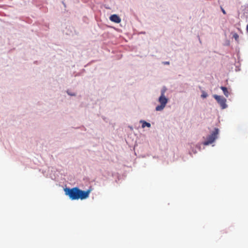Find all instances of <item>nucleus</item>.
Listing matches in <instances>:
<instances>
[{
  "label": "nucleus",
  "mask_w": 248,
  "mask_h": 248,
  "mask_svg": "<svg viewBox=\"0 0 248 248\" xmlns=\"http://www.w3.org/2000/svg\"><path fill=\"white\" fill-rule=\"evenodd\" d=\"M64 191L65 194L68 195L71 200H75L87 199L89 196L91 190L88 189L86 191H83L76 187L72 188H65Z\"/></svg>",
  "instance_id": "f257e3e1"
},
{
  "label": "nucleus",
  "mask_w": 248,
  "mask_h": 248,
  "mask_svg": "<svg viewBox=\"0 0 248 248\" xmlns=\"http://www.w3.org/2000/svg\"><path fill=\"white\" fill-rule=\"evenodd\" d=\"M158 102L160 103V105L156 107L155 110L156 111H161L164 108L168 102V98L164 95V92L162 93L160 96L159 97Z\"/></svg>",
  "instance_id": "f03ea898"
},
{
  "label": "nucleus",
  "mask_w": 248,
  "mask_h": 248,
  "mask_svg": "<svg viewBox=\"0 0 248 248\" xmlns=\"http://www.w3.org/2000/svg\"><path fill=\"white\" fill-rule=\"evenodd\" d=\"M218 134V128H215L212 134L209 135L207 138V140L204 142V144L208 145L213 143L217 138V135Z\"/></svg>",
  "instance_id": "7ed1b4c3"
},
{
  "label": "nucleus",
  "mask_w": 248,
  "mask_h": 248,
  "mask_svg": "<svg viewBox=\"0 0 248 248\" xmlns=\"http://www.w3.org/2000/svg\"><path fill=\"white\" fill-rule=\"evenodd\" d=\"M213 97L217 101L218 103L219 104L222 108L224 109L227 107L226 104V100L223 96L215 94L213 95Z\"/></svg>",
  "instance_id": "20e7f679"
},
{
  "label": "nucleus",
  "mask_w": 248,
  "mask_h": 248,
  "mask_svg": "<svg viewBox=\"0 0 248 248\" xmlns=\"http://www.w3.org/2000/svg\"><path fill=\"white\" fill-rule=\"evenodd\" d=\"M109 19L112 22L116 23H119L121 21V19L120 17L117 15L114 14L111 15L109 17Z\"/></svg>",
  "instance_id": "39448f33"
},
{
  "label": "nucleus",
  "mask_w": 248,
  "mask_h": 248,
  "mask_svg": "<svg viewBox=\"0 0 248 248\" xmlns=\"http://www.w3.org/2000/svg\"><path fill=\"white\" fill-rule=\"evenodd\" d=\"M221 89L222 90L224 95L227 97H228L229 96V92L228 91V90H227V88L226 87H223V86H221L220 87Z\"/></svg>",
  "instance_id": "423d86ee"
},
{
  "label": "nucleus",
  "mask_w": 248,
  "mask_h": 248,
  "mask_svg": "<svg viewBox=\"0 0 248 248\" xmlns=\"http://www.w3.org/2000/svg\"><path fill=\"white\" fill-rule=\"evenodd\" d=\"M140 123H142V127L144 128L145 126H147L148 127H151V124L149 123H147L144 121H141Z\"/></svg>",
  "instance_id": "0eeeda50"
},
{
  "label": "nucleus",
  "mask_w": 248,
  "mask_h": 248,
  "mask_svg": "<svg viewBox=\"0 0 248 248\" xmlns=\"http://www.w3.org/2000/svg\"><path fill=\"white\" fill-rule=\"evenodd\" d=\"M233 38H234L236 41H237V42L238 41L239 35H238L237 33H233Z\"/></svg>",
  "instance_id": "6e6552de"
},
{
  "label": "nucleus",
  "mask_w": 248,
  "mask_h": 248,
  "mask_svg": "<svg viewBox=\"0 0 248 248\" xmlns=\"http://www.w3.org/2000/svg\"><path fill=\"white\" fill-rule=\"evenodd\" d=\"M207 95H207V93H206L205 92H202V93L201 95V97L204 98L207 97Z\"/></svg>",
  "instance_id": "1a4fd4ad"
},
{
  "label": "nucleus",
  "mask_w": 248,
  "mask_h": 248,
  "mask_svg": "<svg viewBox=\"0 0 248 248\" xmlns=\"http://www.w3.org/2000/svg\"><path fill=\"white\" fill-rule=\"evenodd\" d=\"M221 11L222 12V13L225 15L226 14L225 11L224 10V9L222 8V7H221Z\"/></svg>",
  "instance_id": "9d476101"
},
{
  "label": "nucleus",
  "mask_w": 248,
  "mask_h": 248,
  "mask_svg": "<svg viewBox=\"0 0 248 248\" xmlns=\"http://www.w3.org/2000/svg\"><path fill=\"white\" fill-rule=\"evenodd\" d=\"M165 92H166V90L164 89V90H162L161 93L164 92V95H165Z\"/></svg>",
  "instance_id": "9b49d317"
},
{
  "label": "nucleus",
  "mask_w": 248,
  "mask_h": 248,
  "mask_svg": "<svg viewBox=\"0 0 248 248\" xmlns=\"http://www.w3.org/2000/svg\"><path fill=\"white\" fill-rule=\"evenodd\" d=\"M164 64H169V62H165Z\"/></svg>",
  "instance_id": "f8f14e48"
},
{
  "label": "nucleus",
  "mask_w": 248,
  "mask_h": 248,
  "mask_svg": "<svg viewBox=\"0 0 248 248\" xmlns=\"http://www.w3.org/2000/svg\"><path fill=\"white\" fill-rule=\"evenodd\" d=\"M247 31L248 32V24L247 25Z\"/></svg>",
  "instance_id": "ddd939ff"
}]
</instances>
